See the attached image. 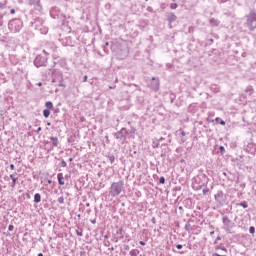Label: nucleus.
Returning a JSON list of instances; mask_svg holds the SVG:
<instances>
[{"mask_svg":"<svg viewBox=\"0 0 256 256\" xmlns=\"http://www.w3.org/2000/svg\"><path fill=\"white\" fill-rule=\"evenodd\" d=\"M124 189H125V182L123 180H120L118 182H112L109 188V194L112 197H119L121 193H123Z\"/></svg>","mask_w":256,"mask_h":256,"instance_id":"nucleus-1","label":"nucleus"},{"mask_svg":"<svg viewBox=\"0 0 256 256\" xmlns=\"http://www.w3.org/2000/svg\"><path fill=\"white\" fill-rule=\"evenodd\" d=\"M222 223L223 231H225L226 233H233V229H235L236 225L235 222H233V220L229 219V216L222 215Z\"/></svg>","mask_w":256,"mask_h":256,"instance_id":"nucleus-2","label":"nucleus"},{"mask_svg":"<svg viewBox=\"0 0 256 256\" xmlns=\"http://www.w3.org/2000/svg\"><path fill=\"white\" fill-rule=\"evenodd\" d=\"M8 29L11 33H19L23 29V21L21 19H14L8 23Z\"/></svg>","mask_w":256,"mask_h":256,"instance_id":"nucleus-3","label":"nucleus"},{"mask_svg":"<svg viewBox=\"0 0 256 256\" xmlns=\"http://www.w3.org/2000/svg\"><path fill=\"white\" fill-rule=\"evenodd\" d=\"M206 185H207V176L202 175L195 178V181L193 183V189L194 191H200V189H203V187H206Z\"/></svg>","mask_w":256,"mask_h":256,"instance_id":"nucleus-4","label":"nucleus"},{"mask_svg":"<svg viewBox=\"0 0 256 256\" xmlns=\"http://www.w3.org/2000/svg\"><path fill=\"white\" fill-rule=\"evenodd\" d=\"M48 55L49 54L45 50H43V54L37 55L34 60L35 67H45V65H47Z\"/></svg>","mask_w":256,"mask_h":256,"instance_id":"nucleus-5","label":"nucleus"},{"mask_svg":"<svg viewBox=\"0 0 256 256\" xmlns=\"http://www.w3.org/2000/svg\"><path fill=\"white\" fill-rule=\"evenodd\" d=\"M247 25L250 31L256 29V13L251 12L247 18Z\"/></svg>","mask_w":256,"mask_h":256,"instance_id":"nucleus-6","label":"nucleus"},{"mask_svg":"<svg viewBox=\"0 0 256 256\" xmlns=\"http://www.w3.org/2000/svg\"><path fill=\"white\" fill-rule=\"evenodd\" d=\"M214 199L219 207H223L225 205V194L223 193V191H218L214 195Z\"/></svg>","mask_w":256,"mask_h":256,"instance_id":"nucleus-7","label":"nucleus"},{"mask_svg":"<svg viewBox=\"0 0 256 256\" xmlns=\"http://www.w3.org/2000/svg\"><path fill=\"white\" fill-rule=\"evenodd\" d=\"M247 153H250V155H255L256 153V145L254 143H248L246 146Z\"/></svg>","mask_w":256,"mask_h":256,"instance_id":"nucleus-8","label":"nucleus"},{"mask_svg":"<svg viewBox=\"0 0 256 256\" xmlns=\"http://www.w3.org/2000/svg\"><path fill=\"white\" fill-rule=\"evenodd\" d=\"M151 89H153V91H159V79L155 77L152 78Z\"/></svg>","mask_w":256,"mask_h":256,"instance_id":"nucleus-9","label":"nucleus"},{"mask_svg":"<svg viewBox=\"0 0 256 256\" xmlns=\"http://www.w3.org/2000/svg\"><path fill=\"white\" fill-rule=\"evenodd\" d=\"M9 177L12 180V184H11L12 189H15V186L17 185V183L19 181V177L15 176L14 174H10Z\"/></svg>","mask_w":256,"mask_h":256,"instance_id":"nucleus-10","label":"nucleus"},{"mask_svg":"<svg viewBox=\"0 0 256 256\" xmlns=\"http://www.w3.org/2000/svg\"><path fill=\"white\" fill-rule=\"evenodd\" d=\"M174 21H177V16L171 12L168 14V23L171 25V23H174Z\"/></svg>","mask_w":256,"mask_h":256,"instance_id":"nucleus-11","label":"nucleus"},{"mask_svg":"<svg viewBox=\"0 0 256 256\" xmlns=\"http://www.w3.org/2000/svg\"><path fill=\"white\" fill-rule=\"evenodd\" d=\"M40 1L41 0H29V4L34 5L36 9H41Z\"/></svg>","mask_w":256,"mask_h":256,"instance_id":"nucleus-12","label":"nucleus"},{"mask_svg":"<svg viewBox=\"0 0 256 256\" xmlns=\"http://www.w3.org/2000/svg\"><path fill=\"white\" fill-rule=\"evenodd\" d=\"M58 65H60L62 69L69 71V67L67 66V61L65 59L59 60Z\"/></svg>","mask_w":256,"mask_h":256,"instance_id":"nucleus-13","label":"nucleus"},{"mask_svg":"<svg viewBox=\"0 0 256 256\" xmlns=\"http://www.w3.org/2000/svg\"><path fill=\"white\" fill-rule=\"evenodd\" d=\"M209 23L212 27H219V20L215 19V18H210L209 19Z\"/></svg>","mask_w":256,"mask_h":256,"instance_id":"nucleus-14","label":"nucleus"},{"mask_svg":"<svg viewBox=\"0 0 256 256\" xmlns=\"http://www.w3.org/2000/svg\"><path fill=\"white\" fill-rule=\"evenodd\" d=\"M57 179H58L59 185H65V181H63V179H65V178L63 177V173H58V174H57Z\"/></svg>","mask_w":256,"mask_h":256,"instance_id":"nucleus-15","label":"nucleus"},{"mask_svg":"<svg viewBox=\"0 0 256 256\" xmlns=\"http://www.w3.org/2000/svg\"><path fill=\"white\" fill-rule=\"evenodd\" d=\"M118 133L123 138L127 137V135L129 134V132L127 131V128H122L120 131H118Z\"/></svg>","mask_w":256,"mask_h":256,"instance_id":"nucleus-16","label":"nucleus"},{"mask_svg":"<svg viewBox=\"0 0 256 256\" xmlns=\"http://www.w3.org/2000/svg\"><path fill=\"white\" fill-rule=\"evenodd\" d=\"M50 141H52L53 147H57L59 145V139H57V137H50Z\"/></svg>","mask_w":256,"mask_h":256,"instance_id":"nucleus-17","label":"nucleus"},{"mask_svg":"<svg viewBox=\"0 0 256 256\" xmlns=\"http://www.w3.org/2000/svg\"><path fill=\"white\" fill-rule=\"evenodd\" d=\"M34 203H41V194L36 193L34 195Z\"/></svg>","mask_w":256,"mask_h":256,"instance_id":"nucleus-18","label":"nucleus"},{"mask_svg":"<svg viewBox=\"0 0 256 256\" xmlns=\"http://www.w3.org/2000/svg\"><path fill=\"white\" fill-rule=\"evenodd\" d=\"M51 115V111L49 109L43 110V116L45 119H48V117Z\"/></svg>","mask_w":256,"mask_h":256,"instance_id":"nucleus-19","label":"nucleus"},{"mask_svg":"<svg viewBox=\"0 0 256 256\" xmlns=\"http://www.w3.org/2000/svg\"><path fill=\"white\" fill-rule=\"evenodd\" d=\"M40 33L42 35H47V33H49V28L47 27L40 28Z\"/></svg>","mask_w":256,"mask_h":256,"instance_id":"nucleus-20","label":"nucleus"},{"mask_svg":"<svg viewBox=\"0 0 256 256\" xmlns=\"http://www.w3.org/2000/svg\"><path fill=\"white\" fill-rule=\"evenodd\" d=\"M184 229L185 231H188V233L191 232V229H193L191 223H186Z\"/></svg>","mask_w":256,"mask_h":256,"instance_id":"nucleus-21","label":"nucleus"},{"mask_svg":"<svg viewBox=\"0 0 256 256\" xmlns=\"http://www.w3.org/2000/svg\"><path fill=\"white\" fill-rule=\"evenodd\" d=\"M45 107L49 110V109H53V102L51 101H47L45 103Z\"/></svg>","mask_w":256,"mask_h":256,"instance_id":"nucleus-22","label":"nucleus"},{"mask_svg":"<svg viewBox=\"0 0 256 256\" xmlns=\"http://www.w3.org/2000/svg\"><path fill=\"white\" fill-rule=\"evenodd\" d=\"M137 255H139V250H137V249H132V250L130 251V256H137Z\"/></svg>","mask_w":256,"mask_h":256,"instance_id":"nucleus-23","label":"nucleus"},{"mask_svg":"<svg viewBox=\"0 0 256 256\" xmlns=\"http://www.w3.org/2000/svg\"><path fill=\"white\" fill-rule=\"evenodd\" d=\"M239 205L240 207H243V209H247V207H249V204L247 203V201H243Z\"/></svg>","mask_w":256,"mask_h":256,"instance_id":"nucleus-24","label":"nucleus"},{"mask_svg":"<svg viewBox=\"0 0 256 256\" xmlns=\"http://www.w3.org/2000/svg\"><path fill=\"white\" fill-rule=\"evenodd\" d=\"M216 123H220V125H225V120H222L221 118L217 117L215 119Z\"/></svg>","mask_w":256,"mask_h":256,"instance_id":"nucleus-25","label":"nucleus"},{"mask_svg":"<svg viewBox=\"0 0 256 256\" xmlns=\"http://www.w3.org/2000/svg\"><path fill=\"white\" fill-rule=\"evenodd\" d=\"M55 11H56L55 8L50 11V15H51L52 19H57V16H55Z\"/></svg>","mask_w":256,"mask_h":256,"instance_id":"nucleus-26","label":"nucleus"},{"mask_svg":"<svg viewBox=\"0 0 256 256\" xmlns=\"http://www.w3.org/2000/svg\"><path fill=\"white\" fill-rule=\"evenodd\" d=\"M221 249V251H224V253H227V248H225L224 246H216V250Z\"/></svg>","mask_w":256,"mask_h":256,"instance_id":"nucleus-27","label":"nucleus"},{"mask_svg":"<svg viewBox=\"0 0 256 256\" xmlns=\"http://www.w3.org/2000/svg\"><path fill=\"white\" fill-rule=\"evenodd\" d=\"M58 203H60V205H63V203H65V198L63 196L59 197Z\"/></svg>","mask_w":256,"mask_h":256,"instance_id":"nucleus-28","label":"nucleus"},{"mask_svg":"<svg viewBox=\"0 0 256 256\" xmlns=\"http://www.w3.org/2000/svg\"><path fill=\"white\" fill-rule=\"evenodd\" d=\"M108 159H109L110 163H115V156L114 155L108 156Z\"/></svg>","mask_w":256,"mask_h":256,"instance_id":"nucleus-29","label":"nucleus"},{"mask_svg":"<svg viewBox=\"0 0 256 256\" xmlns=\"http://www.w3.org/2000/svg\"><path fill=\"white\" fill-rule=\"evenodd\" d=\"M249 233H251V235L255 234V226H250Z\"/></svg>","mask_w":256,"mask_h":256,"instance_id":"nucleus-30","label":"nucleus"},{"mask_svg":"<svg viewBox=\"0 0 256 256\" xmlns=\"http://www.w3.org/2000/svg\"><path fill=\"white\" fill-rule=\"evenodd\" d=\"M219 151H220L221 155H225V147L224 146H220Z\"/></svg>","mask_w":256,"mask_h":256,"instance_id":"nucleus-31","label":"nucleus"},{"mask_svg":"<svg viewBox=\"0 0 256 256\" xmlns=\"http://www.w3.org/2000/svg\"><path fill=\"white\" fill-rule=\"evenodd\" d=\"M160 185H165V177L161 176L159 179Z\"/></svg>","mask_w":256,"mask_h":256,"instance_id":"nucleus-32","label":"nucleus"},{"mask_svg":"<svg viewBox=\"0 0 256 256\" xmlns=\"http://www.w3.org/2000/svg\"><path fill=\"white\" fill-rule=\"evenodd\" d=\"M3 9H7V5L0 2V11H3Z\"/></svg>","mask_w":256,"mask_h":256,"instance_id":"nucleus-33","label":"nucleus"},{"mask_svg":"<svg viewBox=\"0 0 256 256\" xmlns=\"http://www.w3.org/2000/svg\"><path fill=\"white\" fill-rule=\"evenodd\" d=\"M76 234L78 235V237H83V230H76Z\"/></svg>","mask_w":256,"mask_h":256,"instance_id":"nucleus-34","label":"nucleus"},{"mask_svg":"<svg viewBox=\"0 0 256 256\" xmlns=\"http://www.w3.org/2000/svg\"><path fill=\"white\" fill-rule=\"evenodd\" d=\"M177 7H179V6L177 5V3H172V4L170 5V9H177Z\"/></svg>","mask_w":256,"mask_h":256,"instance_id":"nucleus-35","label":"nucleus"},{"mask_svg":"<svg viewBox=\"0 0 256 256\" xmlns=\"http://www.w3.org/2000/svg\"><path fill=\"white\" fill-rule=\"evenodd\" d=\"M159 147V141L153 142V148L157 149Z\"/></svg>","mask_w":256,"mask_h":256,"instance_id":"nucleus-36","label":"nucleus"},{"mask_svg":"<svg viewBox=\"0 0 256 256\" xmlns=\"http://www.w3.org/2000/svg\"><path fill=\"white\" fill-rule=\"evenodd\" d=\"M115 139H121V134L119 132L114 133Z\"/></svg>","mask_w":256,"mask_h":256,"instance_id":"nucleus-37","label":"nucleus"},{"mask_svg":"<svg viewBox=\"0 0 256 256\" xmlns=\"http://www.w3.org/2000/svg\"><path fill=\"white\" fill-rule=\"evenodd\" d=\"M13 229H15V226H13V224H10L8 226V231H13Z\"/></svg>","mask_w":256,"mask_h":256,"instance_id":"nucleus-38","label":"nucleus"},{"mask_svg":"<svg viewBox=\"0 0 256 256\" xmlns=\"http://www.w3.org/2000/svg\"><path fill=\"white\" fill-rule=\"evenodd\" d=\"M246 91H249V95H252L253 94V88L252 87H248Z\"/></svg>","mask_w":256,"mask_h":256,"instance_id":"nucleus-39","label":"nucleus"},{"mask_svg":"<svg viewBox=\"0 0 256 256\" xmlns=\"http://www.w3.org/2000/svg\"><path fill=\"white\" fill-rule=\"evenodd\" d=\"M207 193H209V188H204L203 189V195H207Z\"/></svg>","mask_w":256,"mask_h":256,"instance_id":"nucleus-40","label":"nucleus"},{"mask_svg":"<svg viewBox=\"0 0 256 256\" xmlns=\"http://www.w3.org/2000/svg\"><path fill=\"white\" fill-rule=\"evenodd\" d=\"M176 248L179 249V250H181V249H183V245L177 244V245H176Z\"/></svg>","mask_w":256,"mask_h":256,"instance_id":"nucleus-41","label":"nucleus"},{"mask_svg":"<svg viewBox=\"0 0 256 256\" xmlns=\"http://www.w3.org/2000/svg\"><path fill=\"white\" fill-rule=\"evenodd\" d=\"M62 167H67V162H65V160H62Z\"/></svg>","mask_w":256,"mask_h":256,"instance_id":"nucleus-42","label":"nucleus"},{"mask_svg":"<svg viewBox=\"0 0 256 256\" xmlns=\"http://www.w3.org/2000/svg\"><path fill=\"white\" fill-rule=\"evenodd\" d=\"M59 87H65V84H63V80L60 81Z\"/></svg>","mask_w":256,"mask_h":256,"instance_id":"nucleus-43","label":"nucleus"},{"mask_svg":"<svg viewBox=\"0 0 256 256\" xmlns=\"http://www.w3.org/2000/svg\"><path fill=\"white\" fill-rule=\"evenodd\" d=\"M11 15H15V9L10 10Z\"/></svg>","mask_w":256,"mask_h":256,"instance_id":"nucleus-44","label":"nucleus"},{"mask_svg":"<svg viewBox=\"0 0 256 256\" xmlns=\"http://www.w3.org/2000/svg\"><path fill=\"white\" fill-rule=\"evenodd\" d=\"M86 81H87V75H85V76L83 77V83H86Z\"/></svg>","mask_w":256,"mask_h":256,"instance_id":"nucleus-45","label":"nucleus"},{"mask_svg":"<svg viewBox=\"0 0 256 256\" xmlns=\"http://www.w3.org/2000/svg\"><path fill=\"white\" fill-rule=\"evenodd\" d=\"M10 169L13 171L15 169V165L14 164H11L10 165Z\"/></svg>","mask_w":256,"mask_h":256,"instance_id":"nucleus-46","label":"nucleus"},{"mask_svg":"<svg viewBox=\"0 0 256 256\" xmlns=\"http://www.w3.org/2000/svg\"><path fill=\"white\" fill-rule=\"evenodd\" d=\"M108 251H115V248L112 246V247H109L108 248Z\"/></svg>","mask_w":256,"mask_h":256,"instance_id":"nucleus-47","label":"nucleus"},{"mask_svg":"<svg viewBox=\"0 0 256 256\" xmlns=\"http://www.w3.org/2000/svg\"><path fill=\"white\" fill-rule=\"evenodd\" d=\"M218 241H221V238L218 236L214 243H217Z\"/></svg>","mask_w":256,"mask_h":256,"instance_id":"nucleus-48","label":"nucleus"},{"mask_svg":"<svg viewBox=\"0 0 256 256\" xmlns=\"http://www.w3.org/2000/svg\"><path fill=\"white\" fill-rule=\"evenodd\" d=\"M213 256H227V255H220L219 253H214Z\"/></svg>","mask_w":256,"mask_h":256,"instance_id":"nucleus-49","label":"nucleus"},{"mask_svg":"<svg viewBox=\"0 0 256 256\" xmlns=\"http://www.w3.org/2000/svg\"><path fill=\"white\" fill-rule=\"evenodd\" d=\"M139 244L142 245L143 247H145V242L140 241Z\"/></svg>","mask_w":256,"mask_h":256,"instance_id":"nucleus-50","label":"nucleus"},{"mask_svg":"<svg viewBox=\"0 0 256 256\" xmlns=\"http://www.w3.org/2000/svg\"><path fill=\"white\" fill-rule=\"evenodd\" d=\"M181 135H182V137H185V135H186L185 131H182Z\"/></svg>","mask_w":256,"mask_h":256,"instance_id":"nucleus-51","label":"nucleus"},{"mask_svg":"<svg viewBox=\"0 0 256 256\" xmlns=\"http://www.w3.org/2000/svg\"><path fill=\"white\" fill-rule=\"evenodd\" d=\"M163 137H160V139L159 140H157V141H159V143H161V141H163Z\"/></svg>","mask_w":256,"mask_h":256,"instance_id":"nucleus-52","label":"nucleus"},{"mask_svg":"<svg viewBox=\"0 0 256 256\" xmlns=\"http://www.w3.org/2000/svg\"><path fill=\"white\" fill-rule=\"evenodd\" d=\"M41 85H43L41 82L38 83V86L41 87Z\"/></svg>","mask_w":256,"mask_h":256,"instance_id":"nucleus-53","label":"nucleus"},{"mask_svg":"<svg viewBox=\"0 0 256 256\" xmlns=\"http://www.w3.org/2000/svg\"><path fill=\"white\" fill-rule=\"evenodd\" d=\"M26 195H27V198H28V199H30V198H31V196H30L29 194H26Z\"/></svg>","mask_w":256,"mask_h":256,"instance_id":"nucleus-54","label":"nucleus"},{"mask_svg":"<svg viewBox=\"0 0 256 256\" xmlns=\"http://www.w3.org/2000/svg\"><path fill=\"white\" fill-rule=\"evenodd\" d=\"M37 256H43V253H39Z\"/></svg>","mask_w":256,"mask_h":256,"instance_id":"nucleus-55","label":"nucleus"},{"mask_svg":"<svg viewBox=\"0 0 256 256\" xmlns=\"http://www.w3.org/2000/svg\"><path fill=\"white\" fill-rule=\"evenodd\" d=\"M39 131H41V127L38 128V133H39Z\"/></svg>","mask_w":256,"mask_h":256,"instance_id":"nucleus-56","label":"nucleus"},{"mask_svg":"<svg viewBox=\"0 0 256 256\" xmlns=\"http://www.w3.org/2000/svg\"><path fill=\"white\" fill-rule=\"evenodd\" d=\"M0 17H3V14L0 12Z\"/></svg>","mask_w":256,"mask_h":256,"instance_id":"nucleus-57","label":"nucleus"},{"mask_svg":"<svg viewBox=\"0 0 256 256\" xmlns=\"http://www.w3.org/2000/svg\"><path fill=\"white\" fill-rule=\"evenodd\" d=\"M69 161H73V158H69Z\"/></svg>","mask_w":256,"mask_h":256,"instance_id":"nucleus-58","label":"nucleus"},{"mask_svg":"<svg viewBox=\"0 0 256 256\" xmlns=\"http://www.w3.org/2000/svg\"><path fill=\"white\" fill-rule=\"evenodd\" d=\"M110 89H113V87H112V86H110Z\"/></svg>","mask_w":256,"mask_h":256,"instance_id":"nucleus-59","label":"nucleus"},{"mask_svg":"<svg viewBox=\"0 0 256 256\" xmlns=\"http://www.w3.org/2000/svg\"><path fill=\"white\" fill-rule=\"evenodd\" d=\"M92 223H95V220H93Z\"/></svg>","mask_w":256,"mask_h":256,"instance_id":"nucleus-60","label":"nucleus"},{"mask_svg":"<svg viewBox=\"0 0 256 256\" xmlns=\"http://www.w3.org/2000/svg\"><path fill=\"white\" fill-rule=\"evenodd\" d=\"M47 125H51V123H48Z\"/></svg>","mask_w":256,"mask_h":256,"instance_id":"nucleus-61","label":"nucleus"}]
</instances>
